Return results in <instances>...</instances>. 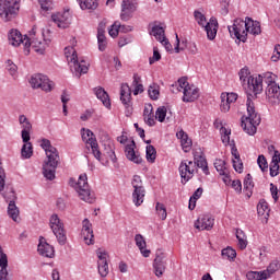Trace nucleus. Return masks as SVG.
Segmentation results:
<instances>
[{"mask_svg":"<svg viewBox=\"0 0 280 280\" xmlns=\"http://www.w3.org/2000/svg\"><path fill=\"white\" fill-rule=\"evenodd\" d=\"M51 40H54V35L49 27H44L42 33L36 26L28 31V43H31L33 51L39 56H43L47 51V47L51 45Z\"/></svg>","mask_w":280,"mask_h":280,"instance_id":"nucleus-1","label":"nucleus"},{"mask_svg":"<svg viewBox=\"0 0 280 280\" xmlns=\"http://www.w3.org/2000/svg\"><path fill=\"white\" fill-rule=\"evenodd\" d=\"M81 137L82 141H84V143H86V145H90V148L92 149L95 159H97V161H101L103 165H108L110 161H115V151L113 150L107 151V155L104 154L102 156V153L100 152V147L97 145V140L95 139V136L92 133L91 130L82 129Z\"/></svg>","mask_w":280,"mask_h":280,"instance_id":"nucleus-2","label":"nucleus"},{"mask_svg":"<svg viewBox=\"0 0 280 280\" xmlns=\"http://www.w3.org/2000/svg\"><path fill=\"white\" fill-rule=\"evenodd\" d=\"M247 115L242 118V128L246 135L253 137L257 133V126L261 119L259 118V114L255 110V103L248 98L247 101Z\"/></svg>","mask_w":280,"mask_h":280,"instance_id":"nucleus-3","label":"nucleus"},{"mask_svg":"<svg viewBox=\"0 0 280 280\" xmlns=\"http://www.w3.org/2000/svg\"><path fill=\"white\" fill-rule=\"evenodd\" d=\"M265 83L267 84L265 90V100L271 106H278L280 104V86L277 84V74L267 72L264 75Z\"/></svg>","mask_w":280,"mask_h":280,"instance_id":"nucleus-4","label":"nucleus"},{"mask_svg":"<svg viewBox=\"0 0 280 280\" xmlns=\"http://www.w3.org/2000/svg\"><path fill=\"white\" fill-rule=\"evenodd\" d=\"M21 12V0H0V19L4 23H10L19 16Z\"/></svg>","mask_w":280,"mask_h":280,"instance_id":"nucleus-5","label":"nucleus"},{"mask_svg":"<svg viewBox=\"0 0 280 280\" xmlns=\"http://www.w3.org/2000/svg\"><path fill=\"white\" fill-rule=\"evenodd\" d=\"M177 89L179 93H183L182 101L185 103L196 102L200 97V90L196 85L190 84L185 77L178 79Z\"/></svg>","mask_w":280,"mask_h":280,"instance_id":"nucleus-6","label":"nucleus"},{"mask_svg":"<svg viewBox=\"0 0 280 280\" xmlns=\"http://www.w3.org/2000/svg\"><path fill=\"white\" fill-rule=\"evenodd\" d=\"M8 39L10 45H12V47H19L20 45H22L23 54L25 56H30V51L32 49V43H30L28 35H23L21 34V31L16 28H12L9 31Z\"/></svg>","mask_w":280,"mask_h":280,"instance_id":"nucleus-7","label":"nucleus"},{"mask_svg":"<svg viewBox=\"0 0 280 280\" xmlns=\"http://www.w3.org/2000/svg\"><path fill=\"white\" fill-rule=\"evenodd\" d=\"M32 89H40L44 93H51L54 91V82L45 74H33L30 79Z\"/></svg>","mask_w":280,"mask_h":280,"instance_id":"nucleus-8","label":"nucleus"},{"mask_svg":"<svg viewBox=\"0 0 280 280\" xmlns=\"http://www.w3.org/2000/svg\"><path fill=\"white\" fill-rule=\"evenodd\" d=\"M39 145L40 148H43L47 156V160L44 162V164L58 167V161L60 156L58 155V150L56 149V147L51 145V141L47 139H42L39 141Z\"/></svg>","mask_w":280,"mask_h":280,"instance_id":"nucleus-9","label":"nucleus"},{"mask_svg":"<svg viewBox=\"0 0 280 280\" xmlns=\"http://www.w3.org/2000/svg\"><path fill=\"white\" fill-rule=\"evenodd\" d=\"M246 94H247V102H253L250 100L257 97L259 93L264 91V77L261 75H254L253 78H249L247 81V86L245 88Z\"/></svg>","mask_w":280,"mask_h":280,"instance_id":"nucleus-10","label":"nucleus"},{"mask_svg":"<svg viewBox=\"0 0 280 280\" xmlns=\"http://www.w3.org/2000/svg\"><path fill=\"white\" fill-rule=\"evenodd\" d=\"M231 36L237 38L241 43H246L248 38V28H246V20L236 19L233 25L229 26Z\"/></svg>","mask_w":280,"mask_h":280,"instance_id":"nucleus-11","label":"nucleus"},{"mask_svg":"<svg viewBox=\"0 0 280 280\" xmlns=\"http://www.w3.org/2000/svg\"><path fill=\"white\" fill-rule=\"evenodd\" d=\"M49 226L54 235H56L58 242H60L61 244H63V242H67V234H65V223L62 222L60 217H58V214L50 215Z\"/></svg>","mask_w":280,"mask_h":280,"instance_id":"nucleus-12","label":"nucleus"},{"mask_svg":"<svg viewBox=\"0 0 280 280\" xmlns=\"http://www.w3.org/2000/svg\"><path fill=\"white\" fill-rule=\"evenodd\" d=\"M214 127L217 128V130H219L222 143L226 148H231V150H233V148H236L235 141L231 140V127L225 121L215 120Z\"/></svg>","mask_w":280,"mask_h":280,"instance_id":"nucleus-13","label":"nucleus"},{"mask_svg":"<svg viewBox=\"0 0 280 280\" xmlns=\"http://www.w3.org/2000/svg\"><path fill=\"white\" fill-rule=\"evenodd\" d=\"M5 200L9 202L8 214L13 220V222H21V212L14 202L16 200V194L13 189H10L4 194Z\"/></svg>","mask_w":280,"mask_h":280,"instance_id":"nucleus-14","label":"nucleus"},{"mask_svg":"<svg viewBox=\"0 0 280 280\" xmlns=\"http://www.w3.org/2000/svg\"><path fill=\"white\" fill-rule=\"evenodd\" d=\"M120 101L126 106L127 117L132 115V90L126 83L120 86Z\"/></svg>","mask_w":280,"mask_h":280,"instance_id":"nucleus-15","label":"nucleus"},{"mask_svg":"<svg viewBox=\"0 0 280 280\" xmlns=\"http://www.w3.org/2000/svg\"><path fill=\"white\" fill-rule=\"evenodd\" d=\"M51 20L59 30H67L71 25V13L69 11H59L51 15Z\"/></svg>","mask_w":280,"mask_h":280,"instance_id":"nucleus-16","label":"nucleus"},{"mask_svg":"<svg viewBox=\"0 0 280 280\" xmlns=\"http://www.w3.org/2000/svg\"><path fill=\"white\" fill-rule=\"evenodd\" d=\"M194 172H196V162H192V161L182 162L179 166L182 183H188L190 178H194Z\"/></svg>","mask_w":280,"mask_h":280,"instance_id":"nucleus-17","label":"nucleus"},{"mask_svg":"<svg viewBox=\"0 0 280 280\" xmlns=\"http://www.w3.org/2000/svg\"><path fill=\"white\" fill-rule=\"evenodd\" d=\"M214 219L210 214H201L195 221L194 226L197 231H211L213 229Z\"/></svg>","mask_w":280,"mask_h":280,"instance_id":"nucleus-18","label":"nucleus"},{"mask_svg":"<svg viewBox=\"0 0 280 280\" xmlns=\"http://www.w3.org/2000/svg\"><path fill=\"white\" fill-rule=\"evenodd\" d=\"M19 124L21 126V138L22 141H30L32 139V122L28 120L27 116L20 115Z\"/></svg>","mask_w":280,"mask_h":280,"instance_id":"nucleus-19","label":"nucleus"},{"mask_svg":"<svg viewBox=\"0 0 280 280\" xmlns=\"http://www.w3.org/2000/svg\"><path fill=\"white\" fill-rule=\"evenodd\" d=\"M137 12V0H122L120 18L128 21Z\"/></svg>","mask_w":280,"mask_h":280,"instance_id":"nucleus-20","label":"nucleus"},{"mask_svg":"<svg viewBox=\"0 0 280 280\" xmlns=\"http://www.w3.org/2000/svg\"><path fill=\"white\" fill-rule=\"evenodd\" d=\"M235 102H237V94L233 92H223L221 94L220 109L222 110V113H229V110H231V105L235 104Z\"/></svg>","mask_w":280,"mask_h":280,"instance_id":"nucleus-21","label":"nucleus"},{"mask_svg":"<svg viewBox=\"0 0 280 280\" xmlns=\"http://www.w3.org/2000/svg\"><path fill=\"white\" fill-rule=\"evenodd\" d=\"M125 154L128 161L136 163V165H141V163H143V159L139 151H137V144L135 142H130L129 147L125 148Z\"/></svg>","mask_w":280,"mask_h":280,"instance_id":"nucleus-22","label":"nucleus"},{"mask_svg":"<svg viewBox=\"0 0 280 280\" xmlns=\"http://www.w3.org/2000/svg\"><path fill=\"white\" fill-rule=\"evenodd\" d=\"M0 280H11L10 272L8 271V255L3 253L0 246Z\"/></svg>","mask_w":280,"mask_h":280,"instance_id":"nucleus-23","label":"nucleus"},{"mask_svg":"<svg viewBox=\"0 0 280 280\" xmlns=\"http://www.w3.org/2000/svg\"><path fill=\"white\" fill-rule=\"evenodd\" d=\"M203 27L207 33V38L209 40H215V36H218V20L211 18Z\"/></svg>","mask_w":280,"mask_h":280,"instance_id":"nucleus-24","label":"nucleus"},{"mask_svg":"<svg viewBox=\"0 0 280 280\" xmlns=\"http://www.w3.org/2000/svg\"><path fill=\"white\" fill-rule=\"evenodd\" d=\"M37 250L42 257H54L55 252H54V246L49 245L45 238H39V244L37 247Z\"/></svg>","mask_w":280,"mask_h":280,"instance_id":"nucleus-25","label":"nucleus"},{"mask_svg":"<svg viewBox=\"0 0 280 280\" xmlns=\"http://www.w3.org/2000/svg\"><path fill=\"white\" fill-rule=\"evenodd\" d=\"M245 25L247 28V35L259 36L261 34V24L258 21H254L250 18L245 19Z\"/></svg>","mask_w":280,"mask_h":280,"instance_id":"nucleus-26","label":"nucleus"},{"mask_svg":"<svg viewBox=\"0 0 280 280\" xmlns=\"http://www.w3.org/2000/svg\"><path fill=\"white\" fill-rule=\"evenodd\" d=\"M231 154H232V165L233 168L235 170V172H237V174H242V172H244V162H242V158L240 156V152L237 151V148L233 147V149H231Z\"/></svg>","mask_w":280,"mask_h":280,"instance_id":"nucleus-27","label":"nucleus"},{"mask_svg":"<svg viewBox=\"0 0 280 280\" xmlns=\"http://www.w3.org/2000/svg\"><path fill=\"white\" fill-rule=\"evenodd\" d=\"M105 32H106V23L101 22L98 24V28H97V40H98L100 51H105L106 50V35H104Z\"/></svg>","mask_w":280,"mask_h":280,"instance_id":"nucleus-28","label":"nucleus"},{"mask_svg":"<svg viewBox=\"0 0 280 280\" xmlns=\"http://www.w3.org/2000/svg\"><path fill=\"white\" fill-rule=\"evenodd\" d=\"M135 242L141 253V255L144 257H150L152 252L150 249H148V243H145V238L143 237V235L137 234L135 236Z\"/></svg>","mask_w":280,"mask_h":280,"instance_id":"nucleus-29","label":"nucleus"},{"mask_svg":"<svg viewBox=\"0 0 280 280\" xmlns=\"http://www.w3.org/2000/svg\"><path fill=\"white\" fill-rule=\"evenodd\" d=\"M257 213L260 220L268 222V218L270 217V208L268 207V202L261 199L257 205Z\"/></svg>","mask_w":280,"mask_h":280,"instance_id":"nucleus-30","label":"nucleus"},{"mask_svg":"<svg viewBox=\"0 0 280 280\" xmlns=\"http://www.w3.org/2000/svg\"><path fill=\"white\" fill-rule=\"evenodd\" d=\"M94 93L97 100L102 101L105 108H110V96H108V93L103 88L94 89Z\"/></svg>","mask_w":280,"mask_h":280,"instance_id":"nucleus-31","label":"nucleus"},{"mask_svg":"<svg viewBox=\"0 0 280 280\" xmlns=\"http://www.w3.org/2000/svg\"><path fill=\"white\" fill-rule=\"evenodd\" d=\"M70 185L71 187H74L75 191L85 189L89 187V178L86 177V174H81L78 182H75V179H70Z\"/></svg>","mask_w":280,"mask_h":280,"instance_id":"nucleus-32","label":"nucleus"},{"mask_svg":"<svg viewBox=\"0 0 280 280\" xmlns=\"http://www.w3.org/2000/svg\"><path fill=\"white\" fill-rule=\"evenodd\" d=\"M65 56L67 58L68 65L73 69L75 67V62H78V52L75 48L68 46L65 48Z\"/></svg>","mask_w":280,"mask_h":280,"instance_id":"nucleus-33","label":"nucleus"},{"mask_svg":"<svg viewBox=\"0 0 280 280\" xmlns=\"http://www.w3.org/2000/svg\"><path fill=\"white\" fill-rule=\"evenodd\" d=\"M77 194H79V197L84 201L89 202L90 205L95 202V195L91 192V189L88 188H79L77 190Z\"/></svg>","mask_w":280,"mask_h":280,"instance_id":"nucleus-34","label":"nucleus"},{"mask_svg":"<svg viewBox=\"0 0 280 280\" xmlns=\"http://www.w3.org/2000/svg\"><path fill=\"white\" fill-rule=\"evenodd\" d=\"M243 191L246 197L250 198L253 196V189H255V183H253V175L247 174L243 182Z\"/></svg>","mask_w":280,"mask_h":280,"instance_id":"nucleus-35","label":"nucleus"},{"mask_svg":"<svg viewBox=\"0 0 280 280\" xmlns=\"http://www.w3.org/2000/svg\"><path fill=\"white\" fill-rule=\"evenodd\" d=\"M150 35L154 36L159 43H163L165 38V27H163L161 24H154L151 28Z\"/></svg>","mask_w":280,"mask_h":280,"instance_id":"nucleus-36","label":"nucleus"},{"mask_svg":"<svg viewBox=\"0 0 280 280\" xmlns=\"http://www.w3.org/2000/svg\"><path fill=\"white\" fill-rule=\"evenodd\" d=\"M177 138L180 141L182 148L185 152H189L191 149V139H189V136L185 133V131L180 130L177 132Z\"/></svg>","mask_w":280,"mask_h":280,"instance_id":"nucleus-37","label":"nucleus"},{"mask_svg":"<svg viewBox=\"0 0 280 280\" xmlns=\"http://www.w3.org/2000/svg\"><path fill=\"white\" fill-rule=\"evenodd\" d=\"M23 145L21 149V156L22 159H32L34 155V147L32 145V142L30 140L23 141Z\"/></svg>","mask_w":280,"mask_h":280,"instance_id":"nucleus-38","label":"nucleus"},{"mask_svg":"<svg viewBox=\"0 0 280 280\" xmlns=\"http://www.w3.org/2000/svg\"><path fill=\"white\" fill-rule=\"evenodd\" d=\"M152 105H147L143 110V119L148 126H154L156 121L154 120V113H152Z\"/></svg>","mask_w":280,"mask_h":280,"instance_id":"nucleus-39","label":"nucleus"},{"mask_svg":"<svg viewBox=\"0 0 280 280\" xmlns=\"http://www.w3.org/2000/svg\"><path fill=\"white\" fill-rule=\"evenodd\" d=\"M153 268L155 277H163V272H165V262L163 261L162 257L156 256Z\"/></svg>","mask_w":280,"mask_h":280,"instance_id":"nucleus-40","label":"nucleus"},{"mask_svg":"<svg viewBox=\"0 0 280 280\" xmlns=\"http://www.w3.org/2000/svg\"><path fill=\"white\" fill-rule=\"evenodd\" d=\"M56 167L50 164H44L43 165V174L47 180H54L56 178Z\"/></svg>","mask_w":280,"mask_h":280,"instance_id":"nucleus-41","label":"nucleus"},{"mask_svg":"<svg viewBox=\"0 0 280 280\" xmlns=\"http://www.w3.org/2000/svg\"><path fill=\"white\" fill-rule=\"evenodd\" d=\"M132 198L136 207H141L143 205V198H145V190L143 188L133 190Z\"/></svg>","mask_w":280,"mask_h":280,"instance_id":"nucleus-42","label":"nucleus"},{"mask_svg":"<svg viewBox=\"0 0 280 280\" xmlns=\"http://www.w3.org/2000/svg\"><path fill=\"white\" fill-rule=\"evenodd\" d=\"M119 32H126V26H121L119 22H115L108 30V34L112 38H117Z\"/></svg>","mask_w":280,"mask_h":280,"instance_id":"nucleus-43","label":"nucleus"},{"mask_svg":"<svg viewBox=\"0 0 280 280\" xmlns=\"http://www.w3.org/2000/svg\"><path fill=\"white\" fill-rule=\"evenodd\" d=\"M280 269V264L279 261H272L267 269L262 270V272L265 273V277L267 279H270V277H272V275H275V272L279 271Z\"/></svg>","mask_w":280,"mask_h":280,"instance_id":"nucleus-44","label":"nucleus"},{"mask_svg":"<svg viewBox=\"0 0 280 280\" xmlns=\"http://www.w3.org/2000/svg\"><path fill=\"white\" fill-rule=\"evenodd\" d=\"M221 255L223 259H228V261H235V257H237V252H235L233 247H226L222 249Z\"/></svg>","mask_w":280,"mask_h":280,"instance_id":"nucleus-45","label":"nucleus"},{"mask_svg":"<svg viewBox=\"0 0 280 280\" xmlns=\"http://www.w3.org/2000/svg\"><path fill=\"white\" fill-rule=\"evenodd\" d=\"M145 159L148 163L156 161V149L152 144H148L145 148Z\"/></svg>","mask_w":280,"mask_h":280,"instance_id":"nucleus-46","label":"nucleus"},{"mask_svg":"<svg viewBox=\"0 0 280 280\" xmlns=\"http://www.w3.org/2000/svg\"><path fill=\"white\" fill-rule=\"evenodd\" d=\"M155 119H158V121H160L161 124H163L165 119H170V115L167 114V107H159L155 112Z\"/></svg>","mask_w":280,"mask_h":280,"instance_id":"nucleus-47","label":"nucleus"},{"mask_svg":"<svg viewBox=\"0 0 280 280\" xmlns=\"http://www.w3.org/2000/svg\"><path fill=\"white\" fill-rule=\"evenodd\" d=\"M202 196V188H198L192 196L189 199L188 209L190 211H194L196 209V202L199 200V198Z\"/></svg>","mask_w":280,"mask_h":280,"instance_id":"nucleus-48","label":"nucleus"},{"mask_svg":"<svg viewBox=\"0 0 280 280\" xmlns=\"http://www.w3.org/2000/svg\"><path fill=\"white\" fill-rule=\"evenodd\" d=\"M148 93L151 100H159L161 95V86H159L156 83H153L149 86Z\"/></svg>","mask_w":280,"mask_h":280,"instance_id":"nucleus-49","label":"nucleus"},{"mask_svg":"<svg viewBox=\"0 0 280 280\" xmlns=\"http://www.w3.org/2000/svg\"><path fill=\"white\" fill-rule=\"evenodd\" d=\"M194 19L196 23L200 25V27H205V25L209 23L207 22V16L205 15V13H202V11H199V10H196L194 12Z\"/></svg>","mask_w":280,"mask_h":280,"instance_id":"nucleus-50","label":"nucleus"},{"mask_svg":"<svg viewBox=\"0 0 280 280\" xmlns=\"http://www.w3.org/2000/svg\"><path fill=\"white\" fill-rule=\"evenodd\" d=\"M185 49H187V39L180 40V38H178V34H176V42L174 47L175 54H180V51H185Z\"/></svg>","mask_w":280,"mask_h":280,"instance_id":"nucleus-51","label":"nucleus"},{"mask_svg":"<svg viewBox=\"0 0 280 280\" xmlns=\"http://www.w3.org/2000/svg\"><path fill=\"white\" fill-rule=\"evenodd\" d=\"M246 279L247 280H266V273L262 271H248L246 273Z\"/></svg>","mask_w":280,"mask_h":280,"instance_id":"nucleus-52","label":"nucleus"},{"mask_svg":"<svg viewBox=\"0 0 280 280\" xmlns=\"http://www.w3.org/2000/svg\"><path fill=\"white\" fill-rule=\"evenodd\" d=\"M80 8L81 10H96L97 0H81Z\"/></svg>","mask_w":280,"mask_h":280,"instance_id":"nucleus-53","label":"nucleus"},{"mask_svg":"<svg viewBox=\"0 0 280 280\" xmlns=\"http://www.w3.org/2000/svg\"><path fill=\"white\" fill-rule=\"evenodd\" d=\"M72 69H74L75 73L79 74L86 73L89 71V65L84 60L80 62L77 60L75 66H72Z\"/></svg>","mask_w":280,"mask_h":280,"instance_id":"nucleus-54","label":"nucleus"},{"mask_svg":"<svg viewBox=\"0 0 280 280\" xmlns=\"http://www.w3.org/2000/svg\"><path fill=\"white\" fill-rule=\"evenodd\" d=\"M214 167L220 175L226 174L229 171L226 170V162L222 159H217L214 161Z\"/></svg>","mask_w":280,"mask_h":280,"instance_id":"nucleus-55","label":"nucleus"},{"mask_svg":"<svg viewBox=\"0 0 280 280\" xmlns=\"http://www.w3.org/2000/svg\"><path fill=\"white\" fill-rule=\"evenodd\" d=\"M155 211L160 220H167V208H165V205L158 202Z\"/></svg>","mask_w":280,"mask_h":280,"instance_id":"nucleus-56","label":"nucleus"},{"mask_svg":"<svg viewBox=\"0 0 280 280\" xmlns=\"http://www.w3.org/2000/svg\"><path fill=\"white\" fill-rule=\"evenodd\" d=\"M236 238L238 241V248H241V250H244L246 248V246H248V241L246 240V234H244V232H242V231H237Z\"/></svg>","mask_w":280,"mask_h":280,"instance_id":"nucleus-57","label":"nucleus"},{"mask_svg":"<svg viewBox=\"0 0 280 280\" xmlns=\"http://www.w3.org/2000/svg\"><path fill=\"white\" fill-rule=\"evenodd\" d=\"M96 255H97V258H98V261L97 264H108V252H106V249H102V248H98L96 250Z\"/></svg>","mask_w":280,"mask_h":280,"instance_id":"nucleus-58","label":"nucleus"},{"mask_svg":"<svg viewBox=\"0 0 280 280\" xmlns=\"http://www.w3.org/2000/svg\"><path fill=\"white\" fill-rule=\"evenodd\" d=\"M81 237H83L84 244L91 246L94 244V235L93 232H81Z\"/></svg>","mask_w":280,"mask_h":280,"instance_id":"nucleus-59","label":"nucleus"},{"mask_svg":"<svg viewBox=\"0 0 280 280\" xmlns=\"http://www.w3.org/2000/svg\"><path fill=\"white\" fill-rule=\"evenodd\" d=\"M161 51L159 50V47H153V55L149 57V65H154L155 62H159L161 60Z\"/></svg>","mask_w":280,"mask_h":280,"instance_id":"nucleus-60","label":"nucleus"},{"mask_svg":"<svg viewBox=\"0 0 280 280\" xmlns=\"http://www.w3.org/2000/svg\"><path fill=\"white\" fill-rule=\"evenodd\" d=\"M255 75L250 74V70L248 68H243L240 71V80H242V82H248L250 80V78H254Z\"/></svg>","mask_w":280,"mask_h":280,"instance_id":"nucleus-61","label":"nucleus"},{"mask_svg":"<svg viewBox=\"0 0 280 280\" xmlns=\"http://www.w3.org/2000/svg\"><path fill=\"white\" fill-rule=\"evenodd\" d=\"M257 163L261 172H268V161L266 160V156L259 155L257 159Z\"/></svg>","mask_w":280,"mask_h":280,"instance_id":"nucleus-62","label":"nucleus"},{"mask_svg":"<svg viewBox=\"0 0 280 280\" xmlns=\"http://www.w3.org/2000/svg\"><path fill=\"white\" fill-rule=\"evenodd\" d=\"M40 8L44 12H49L54 8V2L51 0H38Z\"/></svg>","mask_w":280,"mask_h":280,"instance_id":"nucleus-63","label":"nucleus"},{"mask_svg":"<svg viewBox=\"0 0 280 280\" xmlns=\"http://www.w3.org/2000/svg\"><path fill=\"white\" fill-rule=\"evenodd\" d=\"M5 68L9 71V73H11L12 75H14L18 71L16 65H14L12 60L5 61Z\"/></svg>","mask_w":280,"mask_h":280,"instance_id":"nucleus-64","label":"nucleus"}]
</instances>
